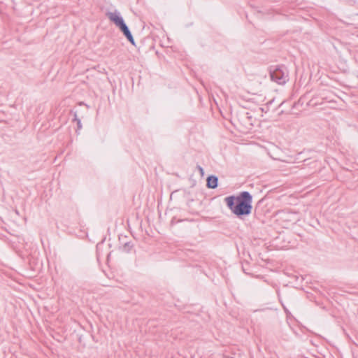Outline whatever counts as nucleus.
<instances>
[{
    "label": "nucleus",
    "instance_id": "1",
    "mask_svg": "<svg viewBox=\"0 0 358 358\" xmlns=\"http://www.w3.org/2000/svg\"><path fill=\"white\" fill-rule=\"evenodd\" d=\"M228 208L238 217L248 215L252 209V197L248 192H242L238 196H229L224 199Z\"/></svg>",
    "mask_w": 358,
    "mask_h": 358
},
{
    "label": "nucleus",
    "instance_id": "2",
    "mask_svg": "<svg viewBox=\"0 0 358 358\" xmlns=\"http://www.w3.org/2000/svg\"><path fill=\"white\" fill-rule=\"evenodd\" d=\"M107 16L110 21H112L117 27L120 28L128 41L131 44L134 45L135 43L133 36L127 24L124 23L123 18L120 16V13L117 11L109 12L107 13Z\"/></svg>",
    "mask_w": 358,
    "mask_h": 358
},
{
    "label": "nucleus",
    "instance_id": "3",
    "mask_svg": "<svg viewBox=\"0 0 358 358\" xmlns=\"http://www.w3.org/2000/svg\"><path fill=\"white\" fill-rule=\"evenodd\" d=\"M271 79L279 85H284L288 80V71L284 66H273L270 68Z\"/></svg>",
    "mask_w": 358,
    "mask_h": 358
},
{
    "label": "nucleus",
    "instance_id": "6",
    "mask_svg": "<svg viewBox=\"0 0 358 358\" xmlns=\"http://www.w3.org/2000/svg\"><path fill=\"white\" fill-rule=\"evenodd\" d=\"M198 169L199 170V171L201 172V174L203 173V169L202 167H201L200 166H198Z\"/></svg>",
    "mask_w": 358,
    "mask_h": 358
},
{
    "label": "nucleus",
    "instance_id": "5",
    "mask_svg": "<svg viewBox=\"0 0 358 358\" xmlns=\"http://www.w3.org/2000/svg\"><path fill=\"white\" fill-rule=\"evenodd\" d=\"M74 120L76 121V122H77L78 129H80L82 128L81 122H80V120L77 117L76 114H75Z\"/></svg>",
    "mask_w": 358,
    "mask_h": 358
},
{
    "label": "nucleus",
    "instance_id": "4",
    "mask_svg": "<svg viewBox=\"0 0 358 358\" xmlns=\"http://www.w3.org/2000/svg\"><path fill=\"white\" fill-rule=\"evenodd\" d=\"M218 179L216 176H210L207 178V187L208 188L215 189L217 187Z\"/></svg>",
    "mask_w": 358,
    "mask_h": 358
}]
</instances>
